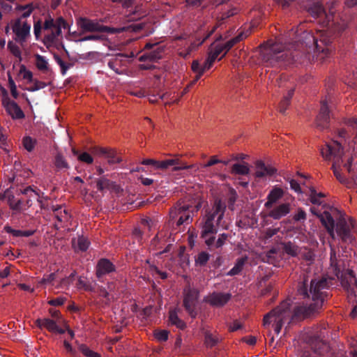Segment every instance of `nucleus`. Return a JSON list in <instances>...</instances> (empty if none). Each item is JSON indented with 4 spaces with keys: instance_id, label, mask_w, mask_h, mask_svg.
<instances>
[{
    "instance_id": "f257e3e1",
    "label": "nucleus",
    "mask_w": 357,
    "mask_h": 357,
    "mask_svg": "<svg viewBox=\"0 0 357 357\" xmlns=\"http://www.w3.org/2000/svg\"><path fill=\"white\" fill-rule=\"evenodd\" d=\"M330 283L325 278H310L307 275H304L302 281L298 282L297 293L302 298L312 302L296 306L294 308L292 318L303 319L320 310L325 301L328 298V290Z\"/></svg>"
},
{
    "instance_id": "f03ea898",
    "label": "nucleus",
    "mask_w": 357,
    "mask_h": 357,
    "mask_svg": "<svg viewBox=\"0 0 357 357\" xmlns=\"http://www.w3.org/2000/svg\"><path fill=\"white\" fill-rule=\"evenodd\" d=\"M297 42L301 43L305 53L310 54L313 52L317 57L320 56L321 59L328 56L332 50L331 48L332 39L324 33H321L320 38L318 40L312 33L303 31Z\"/></svg>"
},
{
    "instance_id": "7ed1b4c3",
    "label": "nucleus",
    "mask_w": 357,
    "mask_h": 357,
    "mask_svg": "<svg viewBox=\"0 0 357 357\" xmlns=\"http://www.w3.org/2000/svg\"><path fill=\"white\" fill-rule=\"evenodd\" d=\"M300 52L297 50L285 49L282 45L275 43L262 51L264 62L271 66H282L300 61Z\"/></svg>"
},
{
    "instance_id": "20e7f679",
    "label": "nucleus",
    "mask_w": 357,
    "mask_h": 357,
    "mask_svg": "<svg viewBox=\"0 0 357 357\" xmlns=\"http://www.w3.org/2000/svg\"><path fill=\"white\" fill-rule=\"evenodd\" d=\"M321 154L326 160L333 158L332 169L336 178L343 184L348 183L347 179L340 172V167L343 162V148L341 144L334 141L333 144H326L325 147L321 149Z\"/></svg>"
},
{
    "instance_id": "39448f33",
    "label": "nucleus",
    "mask_w": 357,
    "mask_h": 357,
    "mask_svg": "<svg viewBox=\"0 0 357 357\" xmlns=\"http://www.w3.org/2000/svg\"><path fill=\"white\" fill-rule=\"evenodd\" d=\"M290 304L288 301H282L280 305L270 312L266 314L264 317V326H268L273 322V329L276 334H279L283 326L285 319L289 316Z\"/></svg>"
},
{
    "instance_id": "423d86ee",
    "label": "nucleus",
    "mask_w": 357,
    "mask_h": 357,
    "mask_svg": "<svg viewBox=\"0 0 357 357\" xmlns=\"http://www.w3.org/2000/svg\"><path fill=\"white\" fill-rule=\"evenodd\" d=\"M250 34V29H247L246 31H241L236 36L231 38L224 43H219L220 40L223 39L222 36L220 35L216 40L211 44L210 49L213 52L219 51L220 54H222L219 59L220 60L236 43L246 38Z\"/></svg>"
},
{
    "instance_id": "0eeeda50",
    "label": "nucleus",
    "mask_w": 357,
    "mask_h": 357,
    "mask_svg": "<svg viewBox=\"0 0 357 357\" xmlns=\"http://www.w3.org/2000/svg\"><path fill=\"white\" fill-rule=\"evenodd\" d=\"M303 7L314 18L319 19L324 26H329L331 16L327 15L323 5L314 0H305Z\"/></svg>"
},
{
    "instance_id": "6e6552de",
    "label": "nucleus",
    "mask_w": 357,
    "mask_h": 357,
    "mask_svg": "<svg viewBox=\"0 0 357 357\" xmlns=\"http://www.w3.org/2000/svg\"><path fill=\"white\" fill-rule=\"evenodd\" d=\"M77 24L81 29L82 33L100 32L114 34L120 32L118 29L102 25L86 17H79L77 20Z\"/></svg>"
},
{
    "instance_id": "1a4fd4ad",
    "label": "nucleus",
    "mask_w": 357,
    "mask_h": 357,
    "mask_svg": "<svg viewBox=\"0 0 357 357\" xmlns=\"http://www.w3.org/2000/svg\"><path fill=\"white\" fill-rule=\"evenodd\" d=\"M199 298V291L197 289L187 287L183 290V305L189 316L195 319L197 316L196 310Z\"/></svg>"
},
{
    "instance_id": "9d476101",
    "label": "nucleus",
    "mask_w": 357,
    "mask_h": 357,
    "mask_svg": "<svg viewBox=\"0 0 357 357\" xmlns=\"http://www.w3.org/2000/svg\"><path fill=\"white\" fill-rule=\"evenodd\" d=\"M144 165H151L155 169H167L169 167H173L172 170L179 171L182 169H188L190 166L181 165L178 159H167L164 160H157L155 159H144L142 161Z\"/></svg>"
},
{
    "instance_id": "9b49d317",
    "label": "nucleus",
    "mask_w": 357,
    "mask_h": 357,
    "mask_svg": "<svg viewBox=\"0 0 357 357\" xmlns=\"http://www.w3.org/2000/svg\"><path fill=\"white\" fill-rule=\"evenodd\" d=\"M354 227V221L349 218V220L344 217H340L336 223V232L344 242L351 240V229Z\"/></svg>"
},
{
    "instance_id": "f8f14e48",
    "label": "nucleus",
    "mask_w": 357,
    "mask_h": 357,
    "mask_svg": "<svg viewBox=\"0 0 357 357\" xmlns=\"http://www.w3.org/2000/svg\"><path fill=\"white\" fill-rule=\"evenodd\" d=\"M230 293H222L213 291L204 298V302L208 303L213 307H222L231 299Z\"/></svg>"
},
{
    "instance_id": "ddd939ff",
    "label": "nucleus",
    "mask_w": 357,
    "mask_h": 357,
    "mask_svg": "<svg viewBox=\"0 0 357 357\" xmlns=\"http://www.w3.org/2000/svg\"><path fill=\"white\" fill-rule=\"evenodd\" d=\"M226 210V204L222 202L220 199H215L212 208L207 212L206 218H211L214 221L215 218H217L216 225L217 226L220 225L221 221L224 218Z\"/></svg>"
},
{
    "instance_id": "4468645a",
    "label": "nucleus",
    "mask_w": 357,
    "mask_h": 357,
    "mask_svg": "<svg viewBox=\"0 0 357 357\" xmlns=\"http://www.w3.org/2000/svg\"><path fill=\"white\" fill-rule=\"evenodd\" d=\"M31 26L27 22H21L20 20L15 21L13 26V31L16 37L15 40L21 44L25 43L27 38L30 36Z\"/></svg>"
},
{
    "instance_id": "2eb2a0df",
    "label": "nucleus",
    "mask_w": 357,
    "mask_h": 357,
    "mask_svg": "<svg viewBox=\"0 0 357 357\" xmlns=\"http://www.w3.org/2000/svg\"><path fill=\"white\" fill-rule=\"evenodd\" d=\"M330 120V111L327 105V100L321 101V108L319 114L316 118V126L320 130L328 128Z\"/></svg>"
},
{
    "instance_id": "dca6fc26",
    "label": "nucleus",
    "mask_w": 357,
    "mask_h": 357,
    "mask_svg": "<svg viewBox=\"0 0 357 357\" xmlns=\"http://www.w3.org/2000/svg\"><path fill=\"white\" fill-rule=\"evenodd\" d=\"M56 320L50 318H38L35 321V324L40 329L46 328L51 333H65L66 330L60 328Z\"/></svg>"
},
{
    "instance_id": "f3484780",
    "label": "nucleus",
    "mask_w": 357,
    "mask_h": 357,
    "mask_svg": "<svg viewBox=\"0 0 357 357\" xmlns=\"http://www.w3.org/2000/svg\"><path fill=\"white\" fill-rule=\"evenodd\" d=\"M2 105L13 119H22L24 118L25 115L20 106L8 97L3 98Z\"/></svg>"
},
{
    "instance_id": "a211bd4d",
    "label": "nucleus",
    "mask_w": 357,
    "mask_h": 357,
    "mask_svg": "<svg viewBox=\"0 0 357 357\" xmlns=\"http://www.w3.org/2000/svg\"><path fill=\"white\" fill-rule=\"evenodd\" d=\"M115 271V266L109 259L105 258L100 259L96 266V275L99 279L103 275Z\"/></svg>"
},
{
    "instance_id": "6ab92c4d",
    "label": "nucleus",
    "mask_w": 357,
    "mask_h": 357,
    "mask_svg": "<svg viewBox=\"0 0 357 357\" xmlns=\"http://www.w3.org/2000/svg\"><path fill=\"white\" fill-rule=\"evenodd\" d=\"M237 0H214L213 4L215 6L226 4L228 6V8H229L227 11L223 12L221 14V16L219 17V21H224L225 20L234 15L237 13L238 9L234 6V3H236Z\"/></svg>"
},
{
    "instance_id": "aec40b11",
    "label": "nucleus",
    "mask_w": 357,
    "mask_h": 357,
    "mask_svg": "<svg viewBox=\"0 0 357 357\" xmlns=\"http://www.w3.org/2000/svg\"><path fill=\"white\" fill-rule=\"evenodd\" d=\"M256 171L255 176L257 178H264L271 176L277 172L276 169L271 166H266L262 160H257L255 162Z\"/></svg>"
},
{
    "instance_id": "412c9836",
    "label": "nucleus",
    "mask_w": 357,
    "mask_h": 357,
    "mask_svg": "<svg viewBox=\"0 0 357 357\" xmlns=\"http://www.w3.org/2000/svg\"><path fill=\"white\" fill-rule=\"evenodd\" d=\"M290 212V204L289 203H282L272 209L268 213V216L274 220H280L286 216Z\"/></svg>"
},
{
    "instance_id": "4be33fe9",
    "label": "nucleus",
    "mask_w": 357,
    "mask_h": 357,
    "mask_svg": "<svg viewBox=\"0 0 357 357\" xmlns=\"http://www.w3.org/2000/svg\"><path fill=\"white\" fill-rule=\"evenodd\" d=\"M165 51L164 46H157L153 50L149 52L143 54L139 57V61L144 62L146 61H157L162 58V54Z\"/></svg>"
},
{
    "instance_id": "5701e85b",
    "label": "nucleus",
    "mask_w": 357,
    "mask_h": 357,
    "mask_svg": "<svg viewBox=\"0 0 357 357\" xmlns=\"http://www.w3.org/2000/svg\"><path fill=\"white\" fill-rule=\"evenodd\" d=\"M326 349V344L323 341H319L312 346L311 351H305L300 357H323Z\"/></svg>"
},
{
    "instance_id": "b1692460",
    "label": "nucleus",
    "mask_w": 357,
    "mask_h": 357,
    "mask_svg": "<svg viewBox=\"0 0 357 357\" xmlns=\"http://www.w3.org/2000/svg\"><path fill=\"white\" fill-rule=\"evenodd\" d=\"M341 283L347 291L353 293V286L357 287V278L354 272L351 270H347L342 278Z\"/></svg>"
},
{
    "instance_id": "393cba45",
    "label": "nucleus",
    "mask_w": 357,
    "mask_h": 357,
    "mask_svg": "<svg viewBox=\"0 0 357 357\" xmlns=\"http://www.w3.org/2000/svg\"><path fill=\"white\" fill-rule=\"evenodd\" d=\"M284 195V191L280 188H274L267 196V202L264 206L266 208H271L273 205L276 203Z\"/></svg>"
},
{
    "instance_id": "a878e982",
    "label": "nucleus",
    "mask_w": 357,
    "mask_h": 357,
    "mask_svg": "<svg viewBox=\"0 0 357 357\" xmlns=\"http://www.w3.org/2000/svg\"><path fill=\"white\" fill-rule=\"evenodd\" d=\"M178 310L174 308L169 312V325L174 326L180 330H184L187 325L185 322L178 316Z\"/></svg>"
},
{
    "instance_id": "bb28decb",
    "label": "nucleus",
    "mask_w": 357,
    "mask_h": 357,
    "mask_svg": "<svg viewBox=\"0 0 357 357\" xmlns=\"http://www.w3.org/2000/svg\"><path fill=\"white\" fill-rule=\"evenodd\" d=\"M217 232V229L213 224V220L211 218L205 217L204 222L202 225L201 237L206 238L210 234H214Z\"/></svg>"
},
{
    "instance_id": "cd10ccee",
    "label": "nucleus",
    "mask_w": 357,
    "mask_h": 357,
    "mask_svg": "<svg viewBox=\"0 0 357 357\" xmlns=\"http://www.w3.org/2000/svg\"><path fill=\"white\" fill-rule=\"evenodd\" d=\"M319 219L322 225L326 227V229L328 231V233L333 235L335 227V221L331 213L328 211H324V213L320 214Z\"/></svg>"
},
{
    "instance_id": "c85d7f7f",
    "label": "nucleus",
    "mask_w": 357,
    "mask_h": 357,
    "mask_svg": "<svg viewBox=\"0 0 357 357\" xmlns=\"http://www.w3.org/2000/svg\"><path fill=\"white\" fill-rule=\"evenodd\" d=\"M99 151L101 154L105 155L109 165L119 163L122 160L121 158L114 150L100 148Z\"/></svg>"
},
{
    "instance_id": "c756f323",
    "label": "nucleus",
    "mask_w": 357,
    "mask_h": 357,
    "mask_svg": "<svg viewBox=\"0 0 357 357\" xmlns=\"http://www.w3.org/2000/svg\"><path fill=\"white\" fill-rule=\"evenodd\" d=\"M61 34V29L58 27L55 30H52L51 33L45 36L43 39L44 45L48 48L52 46L56 40L57 37Z\"/></svg>"
},
{
    "instance_id": "7c9ffc66",
    "label": "nucleus",
    "mask_w": 357,
    "mask_h": 357,
    "mask_svg": "<svg viewBox=\"0 0 357 357\" xmlns=\"http://www.w3.org/2000/svg\"><path fill=\"white\" fill-rule=\"evenodd\" d=\"M294 89H291L289 90L287 95H285L279 104V112L282 114H285L287 109L291 102V99L294 95Z\"/></svg>"
},
{
    "instance_id": "2f4dec72",
    "label": "nucleus",
    "mask_w": 357,
    "mask_h": 357,
    "mask_svg": "<svg viewBox=\"0 0 357 357\" xmlns=\"http://www.w3.org/2000/svg\"><path fill=\"white\" fill-rule=\"evenodd\" d=\"M72 243L76 250H78L82 252L86 251L90 244L89 240L84 236H79L77 240L73 239Z\"/></svg>"
},
{
    "instance_id": "473e14b6",
    "label": "nucleus",
    "mask_w": 357,
    "mask_h": 357,
    "mask_svg": "<svg viewBox=\"0 0 357 357\" xmlns=\"http://www.w3.org/2000/svg\"><path fill=\"white\" fill-rule=\"evenodd\" d=\"M246 261H247L246 257L238 258L236 260V262L234 266L229 272L227 273V275L234 276V275H238L242 271L243 268Z\"/></svg>"
},
{
    "instance_id": "72a5a7b5",
    "label": "nucleus",
    "mask_w": 357,
    "mask_h": 357,
    "mask_svg": "<svg viewBox=\"0 0 357 357\" xmlns=\"http://www.w3.org/2000/svg\"><path fill=\"white\" fill-rule=\"evenodd\" d=\"M250 172L248 166L245 164L235 163L231 166V174L236 175H248Z\"/></svg>"
},
{
    "instance_id": "f704fd0d",
    "label": "nucleus",
    "mask_w": 357,
    "mask_h": 357,
    "mask_svg": "<svg viewBox=\"0 0 357 357\" xmlns=\"http://www.w3.org/2000/svg\"><path fill=\"white\" fill-rule=\"evenodd\" d=\"M220 340V338L218 336L214 335L210 331H206L204 333V344L207 347L212 348L215 347Z\"/></svg>"
},
{
    "instance_id": "c9c22d12",
    "label": "nucleus",
    "mask_w": 357,
    "mask_h": 357,
    "mask_svg": "<svg viewBox=\"0 0 357 357\" xmlns=\"http://www.w3.org/2000/svg\"><path fill=\"white\" fill-rule=\"evenodd\" d=\"M282 247L284 252L291 257L297 256L299 252V248L291 241L282 243Z\"/></svg>"
},
{
    "instance_id": "e433bc0d",
    "label": "nucleus",
    "mask_w": 357,
    "mask_h": 357,
    "mask_svg": "<svg viewBox=\"0 0 357 357\" xmlns=\"http://www.w3.org/2000/svg\"><path fill=\"white\" fill-rule=\"evenodd\" d=\"M190 205L184 204L181 205V204H177V205L172 208L169 211V217L172 220L176 218L177 216H179L183 212L189 211Z\"/></svg>"
},
{
    "instance_id": "4c0bfd02",
    "label": "nucleus",
    "mask_w": 357,
    "mask_h": 357,
    "mask_svg": "<svg viewBox=\"0 0 357 357\" xmlns=\"http://www.w3.org/2000/svg\"><path fill=\"white\" fill-rule=\"evenodd\" d=\"M215 29L216 27H213V29L208 33H207L203 38H200L199 37L196 36L195 40L193 42H192L188 47L192 50V52L197 50V48L213 34Z\"/></svg>"
},
{
    "instance_id": "58836bf2",
    "label": "nucleus",
    "mask_w": 357,
    "mask_h": 357,
    "mask_svg": "<svg viewBox=\"0 0 357 357\" xmlns=\"http://www.w3.org/2000/svg\"><path fill=\"white\" fill-rule=\"evenodd\" d=\"M220 55V52H213L211 49H209L208 56L205 61L204 65L202 66L204 68V72L207 70H209L213 66L214 61Z\"/></svg>"
},
{
    "instance_id": "ea45409f",
    "label": "nucleus",
    "mask_w": 357,
    "mask_h": 357,
    "mask_svg": "<svg viewBox=\"0 0 357 357\" xmlns=\"http://www.w3.org/2000/svg\"><path fill=\"white\" fill-rule=\"evenodd\" d=\"M5 230L7 233L11 234L13 236L20 237V236H25L29 237L32 236L34 234L33 230H17L11 228L10 227H6Z\"/></svg>"
},
{
    "instance_id": "a19ab883",
    "label": "nucleus",
    "mask_w": 357,
    "mask_h": 357,
    "mask_svg": "<svg viewBox=\"0 0 357 357\" xmlns=\"http://www.w3.org/2000/svg\"><path fill=\"white\" fill-rule=\"evenodd\" d=\"M36 66L37 68L43 72L47 71L49 68V64L45 57L36 54L35 55Z\"/></svg>"
},
{
    "instance_id": "79ce46f5",
    "label": "nucleus",
    "mask_w": 357,
    "mask_h": 357,
    "mask_svg": "<svg viewBox=\"0 0 357 357\" xmlns=\"http://www.w3.org/2000/svg\"><path fill=\"white\" fill-rule=\"evenodd\" d=\"M210 259V255L206 251H202L195 257V265L199 266H204Z\"/></svg>"
},
{
    "instance_id": "37998d69",
    "label": "nucleus",
    "mask_w": 357,
    "mask_h": 357,
    "mask_svg": "<svg viewBox=\"0 0 357 357\" xmlns=\"http://www.w3.org/2000/svg\"><path fill=\"white\" fill-rule=\"evenodd\" d=\"M54 165L58 169H68L69 165L61 153H57L54 158Z\"/></svg>"
},
{
    "instance_id": "c03bdc74",
    "label": "nucleus",
    "mask_w": 357,
    "mask_h": 357,
    "mask_svg": "<svg viewBox=\"0 0 357 357\" xmlns=\"http://www.w3.org/2000/svg\"><path fill=\"white\" fill-rule=\"evenodd\" d=\"M73 153L75 155H77L78 156V159L79 160L83 162H85V163H87V164H91L93 161V158H92V156L86 153V152H84V153H79V151H77L76 149H73Z\"/></svg>"
},
{
    "instance_id": "a18cd8bd",
    "label": "nucleus",
    "mask_w": 357,
    "mask_h": 357,
    "mask_svg": "<svg viewBox=\"0 0 357 357\" xmlns=\"http://www.w3.org/2000/svg\"><path fill=\"white\" fill-rule=\"evenodd\" d=\"M36 143V140L29 136L24 137L22 139L23 146L29 152H31L34 149Z\"/></svg>"
},
{
    "instance_id": "49530a36",
    "label": "nucleus",
    "mask_w": 357,
    "mask_h": 357,
    "mask_svg": "<svg viewBox=\"0 0 357 357\" xmlns=\"http://www.w3.org/2000/svg\"><path fill=\"white\" fill-rule=\"evenodd\" d=\"M7 46L10 52L18 59V61L21 62L22 58L20 47L12 41H9Z\"/></svg>"
},
{
    "instance_id": "de8ad7c7",
    "label": "nucleus",
    "mask_w": 357,
    "mask_h": 357,
    "mask_svg": "<svg viewBox=\"0 0 357 357\" xmlns=\"http://www.w3.org/2000/svg\"><path fill=\"white\" fill-rule=\"evenodd\" d=\"M277 254H278L277 249L272 248L266 252L263 260L268 264H274L277 261V259H276Z\"/></svg>"
},
{
    "instance_id": "09e8293b",
    "label": "nucleus",
    "mask_w": 357,
    "mask_h": 357,
    "mask_svg": "<svg viewBox=\"0 0 357 357\" xmlns=\"http://www.w3.org/2000/svg\"><path fill=\"white\" fill-rule=\"evenodd\" d=\"M55 212V217L59 222L68 221L69 218V215L68 211L64 209L61 210V207L59 206L56 208L54 209Z\"/></svg>"
},
{
    "instance_id": "8fccbe9b",
    "label": "nucleus",
    "mask_w": 357,
    "mask_h": 357,
    "mask_svg": "<svg viewBox=\"0 0 357 357\" xmlns=\"http://www.w3.org/2000/svg\"><path fill=\"white\" fill-rule=\"evenodd\" d=\"M111 184H112V183L109 179L102 176L97 181L96 188L99 191L102 192L105 189L109 188L111 186Z\"/></svg>"
},
{
    "instance_id": "3c124183",
    "label": "nucleus",
    "mask_w": 357,
    "mask_h": 357,
    "mask_svg": "<svg viewBox=\"0 0 357 357\" xmlns=\"http://www.w3.org/2000/svg\"><path fill=\"white\" fill-rule=\"evenodd\" d=\"M54 59L55 61L57 63V64L61 68V73L62 75H65L66 73V71L70 68L72 66L71 64H66L61 58L56 54H54Z\"/></svg>"
},
{
    "instance_id": "603ef678",
    "label": "nucleus",
    "mask_w": 357,
    "mask_h": 357,
    "mask_svg": "<svg viewBox=\"0 0 357 357\" xmlns=\"http://www.w3.org/2000/svg\"><path fill=\"white\" fill-rule=\"evenodd\" d=\"M192 220V216L189 213L188 211L183 212L179 215V218L176 222V225L180 226L184 223H189Z\"/></svg>"
},
{
    "instance_id": "864d4df0",
    "label": "nucleus",
    "mask_w": 357,
    "mask_h": 357,
    "mask_svg": "<svg viewBox=\"0 0 357 357\" xmlns=\"http://www.w3.org/2000/svg\"><path fill=\"white\" fill-rule=\"evenodd\" d=\"M79 351H82V353L84 356H86L87 357H100V355L98 353L91 350L88 347H86L84 344L79 345Z\"/></svg>"
},
{
    "instance_id": "5fc2aeb1",
    "label": "nucleus",
    "mask_w": 357,
    "mask_h": 357,
    "mask_svg": "<svg viewBox=\"0 0 357 357\" xmlns=\"http://www.w3.org/2000/svg\"><path fill=\"white\" fill-rule=\"evenodd\" d=\"M345 124L354 131L355 137L354 139H357V118H349L345 120Z\"/></svg>"
},
{
    "instance_id": "6e6d98bb",
    "label": "nucleus",
    "mask_w": 357,
    "mask_h": 357,
    "mask_svg": "<svg viewBox=\"0 0 357 357\" xmlns=\"http://www.w3.org/2000/svg\"><path fill=\"white\" fill-rule=\"evenodd\" d=\"M306 218H307L306 213L301 208H298L297 213L293 217V219L296 222H301V221L303 222L306 220Z\"/></svg>"
},
{
    "instance_id": "4d7b16f0",
    "label": "nucleus",
    "mask_w": 357,
    "mask_h": 357,
    "mask_svg": "<svg viewBox=\"0 0 357 357\" xmlns=\"http://www.w3.org/2000/svg\"><path fill=\"white\" fill-rule=\"evenodd\" d=\"M33 84L27 89L29 91H36L41 89H44L47 84L46 83L38 81V80H33Z\"/></svg>"
},
{
    "instance_id": "13d9d810",
    "label": "nucleus",
    "mask_w": 357,
    "mask_h": 357,
    "mask_svg": "<svg viewBox=\"0 0 357 357\" xmlns=\"http://www.w3.org/2000/svg\"><path fill=\"white\" fill-rule=\"evenodd\" d=\"M8 85L9 88L10 89V93L12 96L14 98H17L18 97V93L17 91V86L14 82V80L12 79V77L9 75L8 76Z\"/></svg>"
},
{
    "instance_id": "bf43d9fd",
    "label": "nucleus",
    "mask_w": 357,
    "mask_h": 357,
    "mask_svg": "<svg viewBox=\"0 0 357 357\" xmlns=\"http://www.w3.org/2000/svg\"><path fill=\"white\" fill-rule=\"evenodd\" d=\"M169 332L166 330H161L155 333V338L161 342H165L168 339Z\"/></svg>"
},
{
    "instance_id": "052dcab7",
    "label": "nucleus",
    "mask_w": 357,
    "mask_h": 357,
    "mask_svg": "<svg viewBox=\"0 0 357 357\" xmlns=\"http://www.w3.org/2000/svg\"><path fill=\"white\" fill-rule=\"evenodd\" d=\"M251 12H252V13L257 12V14L255 15V16H256L257 17H261L262 15H264V7L261 3H257L254 6Z\"/></svg>"
},
{
    "instance_id": "680f3d73",
    "label": "nucleus",
    "mask_w": 357,
    "mask_h": 357,
    "mask_svg": "<svg viewBox=\"0 0 357 357\" xmlns=\"http://www.w3.org/2000/svg\"><path fill=\"white\" fill-rule=\"evenodd\" d=\"M104 39L103 36L101 35H89L84 36L83 38H81L80 39L77 40L79 42H83L86 40H94V41H98V40H102Z\"/></svg>"
},
{
    "instance_id": "e2e57ef3",
    "label": "nucleus",
    "mask_w": 357,
    "mask_h": 357,
    "mask_svg": "<svg viewBox=\"0 0 357 357\" xmlns=\"http://www.w3.org/2000/svg\"><path fill=\"white\" fill-rule=\"evenodd\" d=\"M227 238H228V234H227L223 233V234H220L218 238L215 241V247L216 248H221L225 244Z\"/></svg>"
},
{
    "instance_id": "0e129e2a",
    "label": "nucleus",
    "mask_w": 357,
    "mask_h": 357,
    "mask_svg": "<svg viewBox=\"0 0 357 357\" xmlns=\"http://www.w3.org/2000/svg\"><path fill=\"white\" fill-rule=\"evenodd\" d=\"M54 23H55V25H54L55 29H57L58 27H59L61 29L62 27L63 29L68 28V23L66 22V20L62 17H60L58 19H56V20L54 21Z\"/></svg>"
},
{
    "instance_id": "69168bd1",
    "label": "nucleus",
    "mask_w": 357,
    "mask_h": 357,
    "mask_svg": "<svg viewBox=\"0 0 357 357\" xmlns=\"http://www.w3.org/2000/svg\"><path fill=\"white\" fill-rule=\"evenodd\" d=\"M66 298L63 297H57L48 301V303L52 306H61L63 305Z\"/></svg>"
},
{
    "instance_id": "338daca9",
    "label": "nucleus",
    "mask_w": 357,
    "mask_h": 357,
    "mask_svg": "<svg viewBox=\"0 0 357 357\" xmlns=\"http://www.w3.org/2000/svg\"><path fill=\"white\" fill-rule=\"evenodd\" d=\"M191 68L195 73H199L200 71H203V73H204L203 66L200 65L197 60H194L192 61Z\"/></svg>"
},
{
    "instance_id": "774afa93",
    "label": "nucleus",
    "mask_w": 357,
    "mask_h": 357,
    "mask_svg": "<svg viewBox=\"0 0 357 357\" xmlns=\"http://www.w3.org/2000/svg\"><path fill=\"white\" fill-rule=\"evenodd\" d=\"M289 184L291 189L294 190L297 193H301V188L300 186V184L294 179H290Z\"/></svg>"
}]
</instances>
